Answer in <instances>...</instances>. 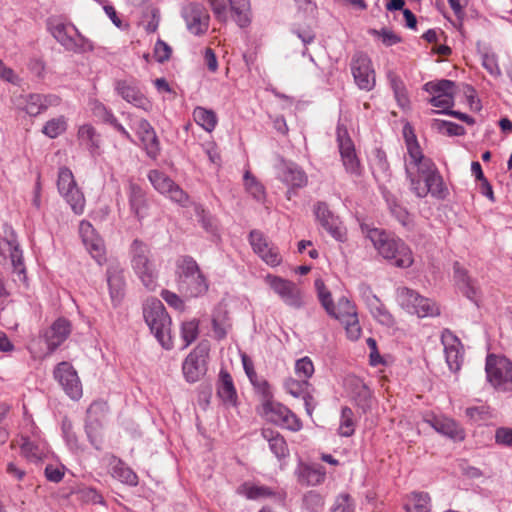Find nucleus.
<instances>
[{
	"instance_id": "obj_1",
	"label": "nucleus",
	"mask_w": 512,
	"mask_h": 512,
	"mask_svg": "<svg viewBox=\"0 0 512 512\" xmlns=\"http://www.w3.org/2000/svg\"><path fill=\"white\" fill-rule=\"evenodd\" d=\"M407 156L405 157V171L410 182L411 191L419 198L428 194L438 199H444L447 189L442 176L439 174L434 162L423 155L415 135L404 130Z\"/></svg>"
},
{
	"instance_id": "obj_2",
	"label": "nucleus",
	"mask_w": 512,
	"mask_h": 512,
	"mask_svg": "<svg viewBox=\"0 0 512 512\" xmlns=\"http://www.w3.org/2000/svg\"><path fill=\"white\" fill-rule=\"evenodd\" d=\"M365 237L384 259L399 268H408L413 264V255L409 246L400 238L382 229L361 225Z\"/></svg>"
},
{
	"instance_id": "obj_3",
	"label": "nucleus",
	"mask_w": 512,
	"mask_h": 512,
	"mask_svg": "<svg viewBox=\"0 0 512 512\" xmlns=\"http://www.w3.org/2000/svg\"><path fill=\"white\" fill-rule=\"evenodd\" d=\"M176 268V281L181 294L199 297L208 291V280L193 257L182 256L177 260Z\"/></svg>"
},
{
	"instance_id": "obj_4",
	"label": "nucleus",
	"mask_w": 512,
	"mask_h": 512,
	"mask_svg": "<svg viewBox=\"0 0 512 512\" xmlns=\"http://www.w3.org/2000/svg\"><path fill=\"white\" fill-rule=\"evenodd\" d=\"M132 268L149 291H154L158 285V270L150 258V249L141 240L135 239L130 246Z\"/></svg>"
},
{
	"instance_id": "obj_5",
	"label": "nucleus",
	"mask_w": 512,
	"mask_h": 512,
	"mask_svg": "<svg viewBox=\"0 0 512 512\" xmlns=\"http://www.w3.org/2000/svg\"><path fill=\"white\" fill-rule=\"evenodd\" d=\"M48 29L54 39L67 51L84 53L94 49L92 41L82 35L77 27L70 22L58 19L49 20Z\"/></svg>"
},
{
	"instance_id": "obj_6",
	"label": "nucleus",
	"mask_w": 512,
	"mask_h": 512,
	"mask_svg": "<svg viewBox=\"0 0 512 512\" xmlns=\"http://www.w3.org/2000/svg\"><path fill=\"white\" fill-rule=\"evenodd\" d=\"M69 322H52L40 334L38 339L32 340L29 350L34 358H44L51 355L70 335Z\"/></svg>"
},
{
	"instance_id": "obj_7",
	"label": "nucleus",
	"mask_w": 512,
	"mask_h": 512,
	"mask_svg": "<svg viewBox=\"0 0 512 512\" xmlns=\"http://www.w3.org/2000/svg\"><path fill=\"white\" fill-rule=\"evenodd\" d=\"M397 302L408 313L415 314L420 318L440 315V309L436 302L422 297L416 291L407 287L397 289Z\"/></svg>"
},
{
	"instance_id": "obj_8",
	"label": "nucleus",
	"mask_w": 512,
	"mask_h": 512,
	"mask_svg": "<svg viewBox=\"0 0 512 512\" xmlns=\"http://www.w3.org/2000/svg\"><path fill=\"white\" fill-rule=\"evenodd\" d=\"M57 188L60 195L69 204L76 215H81L85 209V197L83 192L77 186L72 171L67 167H62L58 172Z\"/></svg>"
},
{
	"instance_id": "obj_9",
	"label": "nucleus",
	"mask_w": 512,
	"mask_h": 512,
	"mask_svg": "<svg viewBox=\"0 0 512 512\" xmlns=\"http://www.w3.org/2000/svg\"><path fill=\"white\" fill-rule=\"evenodd\" d=\"M315 288L322 306L331 317H334L336 320L357 317L356 306L349 298L341 296L335 305L332 301L330 291L326 288L321 279L315 280Z\"/></svg>"
},
{
	"instance_id": "obj_10",
	"label": "nucleus",
	"mask_w": 512,
	"mask_h": 512,
	"mask_svg": "<svg viewBox=\"0 0 512 512\" xmlns=\"http://www.w3.org/2000/svg\"><path fill=\"white\" fill-rule=\"evenodd\" d=\"M210 353L208 341H201L185 358L182 371L188 382L199 381L207 372V362Z\"/></svg>"
},
{
	"instance_id": "obj_11",
	"label": "nucleus",
	"mask_w": 512,
	"mask_h": 512,
	"mask_svg": "<svg viewBox=\"0 0 512 512\" xmlns=\"http://www.w3.org/2000/svg\"><path fill=\"white\" fill-rule=\"evenodd\" d=\"M260 413L267 421L293 432L302 429V421L300 418L282 403L272 400L265 404H261Z\"/></svg>"
},
{
	"instance_id": "obj_12",
	"label": "nucleus",
	"mask_w": 512,
	"mask_h": 512,
	"mask_svg": "<svg viewBox=\"0 0 512 512\" xmlns=\"http://www.w3.org/2000/svg\"><path fill=\"white\" fill-rule=\"evenodd\" d=\"M485 370L488 381L497 389L506 390L512 383V362L506 357L488 355Z\"/></svg>"
},
{
	"instance_id": "obj_13",
	"label": "nucleus",
	"mask_w": 512,
	"mask_h": 512,
	"mask_svg": "<svg viewBox=\"0 0 512 512\" xmlns=\"http://www.w3.org/2000/svg\"><path fill=\"white\" fill-rule=\"evenodd\" d=\"M265 282L287 306L300 308L303 305V293L295 283L271 274L265 277Z\"/></svg>"
},
{
	"instance_id": "obj_14",
	"label": "nucleus",
	"mask_w": 512,
	"mask_h": 512,
	"mask_svg": "<svg viewBox=\"0 0 512 512\" xmlns=\"http://www.w3.org/2000/svg\"><path fill=\"white\" fill-rule=\"evenodd\" d=\"M148 179L160 194L183 207L188 205L189 196L187 193L164 172L157 169L151 170L148 173Z\"/></svg>"
},
{
	"instance_id": "obj_15",
	"label": "nucleus",
	"mask_w": 512,
	"mask_h": 512,
	"mask_svg": "<svg viewBox=\"0 0 512 512\" xmlns=\"http://www.w3.org/2000/svg\"><path fill=\"white\" fill-rule=\"evenodd\" d=\"M277 178L288 186L286 197L291 200L296 195V190L303 188L308 183L306 173L293 162L281 161L277 165Z\"/></svg>"
},
{
	"instance_id": "obj_16",
	"label": "nucleus",
	"mask_w": 512,
	"mask_h": 512,
	"mask_svg": "<svg viewBox=\"0 0 512 512\" xmlns=\"http://www.w3.org/2000/svg\"><path fill=\"white\" fill-rule=\"evenodd\" d=\"M351 71L359 89L371 91L375 87V71L367 55L363 53L355 54L351 61Z\"/></svg>"
},
{
	"instance_id": "obj_17",
	"label": "nucleus",
	"mask_w": 512,
	"mask_h": 512,
	"mask_svg": "<svg viewBox=\"0 0 512 512\" xmlns=\"http://www.w3.org/2000/svg\"><path fill=\"white\" fill-rule=\"evenodd\" d=\"M314 214L321 227L335 240L343 242L346 239V229L341 220L328 207L325 202L314 205Z\"/></svg>"
},
{
	"instance_id": "obj_18",
	"label": "nucleus",
	"mask_w": 512,
	"mask_h": 512,
	"mask_svg": "<svg viewBox=\"0 0 512 512\" xmlns=\"http://www.w3.org/2000/svg\"><path fill=\"white\" fill-rule=\"evenodd\" d=\"M336 134L338 148L345 170L350 174L359 175L361 172L360 162L356 156L355 147L347 129L343 125L338 124Z\"/></svg>"
},
{
	"instance_id": "obj_19",
	"label": "nucleus",
	"mask_w": 512,
	"mask_h": 512,
	"mask_svg": "<svg viewBox=\"0 0 512 512\" xmlns=\"http://www.w3.org/2000/svg\"><path fill=\"white\" fill-rule=\"evenodd\" d=\"M182 17L188 31L194 35L206 33L209 27V14L199 3H190L182 8Z\"/></svg>"
},
{
	"instance_id": "obj_20",
	"label": "nucleus",
	"mask_w": 512,
	"mask_h": 512,
	"mask_svg": "<svg viewBox=\"0 0 512 512\" xmlns=\"http://www.w3.org/2000/svg\"><path fill=\"white\" fill-rule=\"evenodd\" d=\"M249 242L253 251L268 265L278 266L282 257L273 243L259 230H252L249 234Z\"/></svg>"
},
{
	"instance_id": "obj_21",
	"label": "nucleus",
	"mask_w": 512,
	"mask_h": 512,
	"mask_svg": "<svg viewBox=\"0 0 512 512\" xmlns=\"http://www.w3.org/2000/svg\"><path fill=\"white\" fill-rule=\"evenodd\" d=\"M54 377L70 398L77 400L82 396L81 382L70 363L60 362L54 370Z\"/></svg>"
},
{
	"instance_id": "obj_22",
	"label": "nucleus",
	"mask_w": 512,
	"mask_h": 512,
	"mask_svg": "<svg viewBox=\"0 0 512 512\" xmlns=\"http://www.w3.org/2000/svg\"><path fill=\"white\" fill-rule=\"evenodd\" d=\"M441 342L450 371L458 372L464 360V348L460 339L450 330L446 329L442 332Z\"/></svg>"
},
{
	"instance_id": "obj_23",
	"label": "nucleus",
	"mask_w": 512,
	"mask_h": 512,
	"mask_svg": "<svg viewBox=\"0 0 512 512\" xmlns=\"http://www.w3.org/2000/svg\"><path fill=\"white\" fill-rule=\"evenodd\" d=\"M343 385L348 396L363 412L370 409L373 401L372 393L362 379L355 375H348L344 378Z\"/></svg>"
},
{
	"instance_id": "obj_24",
	"label": "nucleus",
	"mask_w": 512,
	"mask_h": 512,
	"mask_svg": "<svg viewBox=\"0 0 512 512\" xmlns=\"http://www.w3.org/2000/svg\"><path fill=\"white\" fill-rule=\"evenodd\" d=\"M116 93L126 102L137 108L148 111L152 104L140 90L138 83L133 79L117 80L115 82Z\"/></svg>"
},
{
	"instance_id": "obj_25",
	"label": "nucleus",
	"mask_w": 512,
	"mask_h": 512,
	"mask_svg": "<svg viewBox=\"0 0 512 512\" xmlns=\"http://www.w3.org/2000/svg\"><path fill=\"white\" fill-rule=\"evenodd\" d=\"M59 98L56 95H42L37 93L23 95L18 106L29 116L35 117L46 111L50 106H56Z\"/></svg>"
},
{
	"instance_id": "obj_26",
	"label": "nucleus",
	"mask_w": 512,
	"mask_h": 512,
	"mask_svg": "<svg viewBox=\"0 0 512 512\" xmlns=\"http://www.w3.org/2000/svg\"><path fill=\"white\" fill-rule=\"evenodd\" d=\"M423 420L438 433L453 440L462 441L465 438L464 430L451 418L438 416L434 413H426Z\"/></svg>"
},
{
	"instance_id": "obj_27",
	"label": "nucleus",
	"mask_w": 512,
	"mask_h": 512,
	"mask_svg": "<svg viewBox=\"0 0 512 512\" xmlns=\"http://www.w3.org/2000/svg\"><path fill=\"white\" fill-rule=\"evenodd\" d=\"M135 129L147 155L155 159L159 155L160 144L153 127L147 120L140 119L136 122Z\"/></svg>"
},
{
	"instance_id": "obj_28",
	"label": "nucleus",
	"mask_w": 512,
	"mask_h": 512,
	"mask_svg": "<svg viewBox=\"0 0 512 512\" xmlns=\"http://www.w3.org/2000/svg\"><path fill=\"white\" fill-rule=\"evenodd\" d=\"M107 283L111 301L114 305H118L124 297L125 290L123 271L118 266L108 267Z\"/></svg>"
},
{
	"instance_id": "obj_29",
	"label": "nucleus",
	"mask_w": 512,
	"mask_h": 512,
	"mask_svg": "<svg viewBox=\"0 0 512 512\" xmlns=\"http://www.w3.org/2000/svg\"><path fill=\"white\" fill-rule=\"evenodd\" d=\"M454 278L458 288L462 293L472 302L478 304L479 301V289L474 280H472L466 270L462 268L459 263L454 265Z\"/></svg>"
},
{
	"instance_id": "obj_30",
	"label": "nucleus",
	"mask_w": 512,
	"mask_h": 512,
	"mask_svg": "<svg viewBox=\"0 0 512 512\" xmlns=\"http://www.w3.org/2000/svg\"><path fill=\"white\" fill-rule=\"evenodd\" d=\"M299 483L307 486H315L324 482L326 470L318 464H301L297 471Z\"/></svg>"
},
{
	"instance_id": "obj_31",
	"label": "nucleus",
	"mask_w": 512,
	"mask_h": 512,
	"mask_svg": "<svg viewBox=\"0 0 512 512\" xmlns=\"http://www.w3.org/2000/svg\"><path fill=\"white\" fill-rule=\"evenodd\" d=\"M128 200L131 212L138 220H142L147 215V201L143 189L130 183L128 187Z\"/></svg>"
},
{
	"instance_id": "obj_32",
	"label": "nucleus",
	"mask_w": 512,
	"mask_h": 512,
	"mask_svg": "<svg viewBox=\"0 0 512 512\" xmlns=\"http://www.w3.org/2000/svg\"><path fill=\"white\" fill-rule=\"evenodd\" d=\"M217 395L223 402L229 405H235L237 402V392L230 373L221 369L217 381Z\"/></svg>"
},
{
	"instance_id": "obj_33",
	"label": "nucleus",
	"mask_w": 512,
	"mask_h": 512,
	"mask_svg": "<svg viewBox=\"0 0 512 512\" xmlns=\"http://www.w3.org/2000/svg\"><path fill=\"white\" fill-rule=\"evenodd\" d=\"M77 139L81 146L87 149L91 155H95L99 149L100 135L90 124H83L78 128Z\"/></svg>"
},
{
	"instance_id": "obj_34",
	"label": "nucleus",
	"mask_w": 512,
	"mask_h": 512,
	"mask_svg": "<svg viewBox=\"0 0 512 512\" xmlns=\"http://www.w3.org/2000/svg\"><path fill=\"white\" fill-rule=\"evenodd\" d=\"M262 436L268 441L271 452L278 459H283L289 455L287 443L279 432L271 429H263Z\"/></svg>"
},
{
	"instance_id": "obj_35",
	"label": "nucleus",
	"mask_w": 512,
	"mask_h": 512,
	"mask_svg": "<svg viewBox=\"0 0 512 512\" xmlns=\"http://www.w3.org/2000/svg\"><path fill=\"white\" fill-rule=\"evenodd\" d=\"M405 512H430L431 498L426 492H412L406 497Z\"/></svg>"
},
{
	"instance_id": "obj_36",
	"label": "nucleus",
	"mask_w": 512,
	"mask_h": 512,
	"mask_svg": "<svg viewBox=\"0 0 512 512\" xmlns=\"http://www.w3.org/2000/svg\"><path fill=\"white\" fill-rule=\"evenodd\" d=\"M147 324L163 348L169 350L173 347L172 322H147Z\"/></svg>"
},
{
	"instance_id": "obj_37",
	"label": "nucleus",
	"mask_w": 512,
	"mask_h": 512,
	"mask_svg": "<svg viewBox=\"0 0 512 512\" xmlns=\"http://www.w3.org/2000/svg\"><path fill=\"white\" fill-rule=\"evenodd\" d=\"M194 121L206 132L211 133L217 126L218 118L211 109L197 106L193 110Z\"/></svg>"
},
{
	"instance_id": "obj_38",
	"label": "nucleus",
	"mask_w": 512,
	"mask_h": 512,
	"mask_svg": "<svg viewBox=\"0 0 512 512\" xmlns=\"http://www.w3.org/2000/svg\"><path fill=\"white\" fill-rule=\"evenodd\" d=\"M237 492L250 500H259L262 498L271 497L275 494L271 488L263 485H257L251 482H245L240 485L237 489Z\"/></svg>"
},
{
	"instance_id": "obj_39",
	"label": "nucleus",
	"mask_w": 512,
	"mask_h": 512,
	"mask_svg": "<svg viewBox=\"0 0 512 512\" xmlns=\"http://www.w3.org/2000/svg\"><path fill=\"white\" fill-rule=\"evenodd\" d=\"M233 17L240 27L249 25L250 19V2L249 0H229Z\"/></svg>"
},
{
	"instance_id": "obj_40",
	"label": "nucleus",
	"mask_w": 512,
	"mask_h": 512,
	"mask_svg": "<svg viewBox=\"0 0 512 512\" xmlns=\"http://www.w3.org/2000/svg\"><path fill=\"white\" fill-rule=\"evenodd\" d=\"M144 320H165L167 317L163 303L154 297L148 298L143 305Z\"/></svg>"
},
{
	"instance_id": "obj_41",
	"label": "nucleus",
	"mask_w": 512,
	"mask_h": 512,
	"mask_svg": "<svg viewBox=\"0 0 512 512\" xmlns=\"http://www.w3.org/2000/svg\"><path fill=\"white\" fill-rule=\"evenodd\" d=\"M356 427V421L354 417V412L350 407H342L340 423H339V434L344 437H349L354 434Z\"/></svg>"
},
{
	"instance_id": "obj_42",
	"label": "nucleus",
	"mask_w": 512,
	"mask_h": 512,
	"mask_svg": "<svg viewBox=\"0 0 512 512\" xmlns=\"http://www.w3.org/2000/svg\"><path fill=\"white\" fill-rule=\"evenodd\" d=\"M387 205L392 215L405 227H408L411 223V217L408 211L402 207L395 197L390 194H385Z\"/></svg>"
},
{
	"instance_id": "obj_43",
	"label": "nucleus",
	"mask_w": 512,
	"mask_h": 512,
	"mask_svg": "<svg viewBox=\"0 0 512 512\" xmlns=\"http://www.w3.org/2000/svg\"><path fill=\"white\" fill-rule=\"evenodd\" d=\"M10 250V259L13 265L14 271L18 273L19 277L25 279V267L23 263L22 250L19 248L15 239L7 241Z\"/></svg>"
},
{
	"instance_id": "obj_44",
	"label": "nucleus",
	"mask_w": 512,
	"mask_h": 512,
	"mask_svg": "<svg viewBox=\"0 0 512 512\" xmlns=\"http://www.w3.org/2000/svg\"><path fill=\"white\" fill-rule=\"evenodd\" d=\"M67 129V120L64 116H59L53 119H50L45 123L42 128V133L51 138H57L59 135L64 133Z\"/></svg>"
},
{
	"instance_id": "obj_45",
	"label": "nucleus",
	"mask_w": 512,
	"mask_h": 512,
	"mask_svg": "<svg viewBox=\"0 0 512 512\" xmlns=\"http://www.w3.org/2000/svg\"><path fill=\"white\" fill-rule=\"evenodd\" d=\"M112 476L131 486H136L138 484V477L136 473L129 467L125 466L121 461H118V463L113 466Z\"/></svg>"
},
{
	"instance_id": "obj_46",
	"label": "nucleus",
	"mask_w": 512,
	"mask_h": 512,
	"mask_svg": "<svg viewBox=\"0 0 512 512\" xmlns=\"http://www.w3.org/2000/svg\"><path fill=\"white\" fill-rule=\"evenodd\" d=\"M195 214L203 229L207 233L216 236L218 232V224L215 217L207 212L201 205L195 206Z\"/></svg>"
},
{
	"instance_id": "obj_47",
	"label": "nucleus",
	"mask_w": 512,
	"mask_h": 512,
	"mask_svg": "<svg viewBox=\"0 0 512 512\" xmlns=\"http://www.w3.org/2000/svg\"><path fill=\"white\" fill-rule=\"evenodd\" d=\"M424 90L432 95L455 93V83L451 80L430 81L424 85Z\"/></svg>"
},
{
	"instance_id": "obj_48",
	"label": "nucleus",
	"mask_w": 512,
	"mask_h": 512,
	"mask_svg": "<svg viewBox=\"0 0 512 512\" xmlns=\"http://www.w3.org/2000/svg\"><path fill=\"white\" fill-rule=\"evenodd\" d=\"M244 186L246 191L257 201H262L265 197L263 185L249 172L244 174Z\"/></svg>"
},
{
	"instance_id": "obj_49",
	"label": "nucleus",
	"mask_w": 512,
	"mask_h": 512,
	"mask_svg": "<svg viewBox=\"0 0 512 512\" xmlns=\"http://www.w3.org/2000/svg\"><path fill=\"white\" fill-rule=\"evenodd\" d=\"M311 384L304 379L297 380L292 377H289L284 382V388L295 398H300L309 388Z\"/></svg>"
},
{
	"instance_id": "obj_50",
	"label": "nucleus",
	"mask_w": 512,
	"mask_h": 512,
	"mask_svg": "<svg viewBox=\"0 0 512 512\" xmlns=\"http://www.w3.org/2000/svg\"><path fill=\"white\" fill-rule=\"evenodd\" d=\"M465 414L474 423L486 422L491 418L490 408L484 404L466 408Z\"/></svg>"
},
{
	"instance_id": "obj_51",
	"label": "nucleus",
	"mask_w": 512,
	"mask_h": 512,
	"mask_svg": "<svg viewBox=\"0 0 512 512\" xmlns=\"http://www.w3.org/2000/svg\"><path fill=\"white\" fill-rule=\"evenodd\" d=\"M86 249L89 251L91 256L97 261L98 264H102L105 260L104 256V244L99 236L89 239L83 242Z\"/></svg>"
},
{
	"instance_id": "obj_52",
	"label": "nucleus",
	"mask_w": 512,
	"mask_h": 512,
	"mask_svg": "<svg viewBox=\"0 0 512 512\" xmlns=\"http://www.w3.org/2000/svg\"><path fill=\"white\" fill-rule=\"evenodd\" d=\"M108 409L107 402L102 400L94 401L87 409L88 419L91 422L95 421L97 424H100L101 420L105 418Z\"/></svg>"
},
{
	"instance_id": "obj_53",
	"label": "nucleus",
	"mask_w": 512,
	"mask_h": 512,
	"mask_svg": "<svg viewBox=\"0 0 512 512\" xmlns=\"http://www.w3.org/2000/svg\"><path fill=\"white\" fill-rule=\"evenodd\" d=\"M23 442L20 446L22 454L31 461H39L44 456V451L38 445L30 441L28 438H22Z\"/></svg>"
},
{
	"instance_id": "obj_54",
	"label": "nucleus",
	"mask_w": 512,
	"mask_h": 512,
	"mask_svg": "<svg viewBox=\"0 0 512 512\" xmlns=\"http://www.w3.org/2000/svg\"><path fill=\"white\" fill-rule=\"evenodd\" d=\"M250 382L252 383L256 392L261 396V404H265L273 400V393L267 380L256 376L253 378V380H250Z\"/></svg>"
},
{
	"instance_id": "obj_55",
	"label": "nucleus",
	"mask_w": 512,
	"mask_h": 512,
	"mask_svg": "<svg viewBox=\"0 0 512 512\" xmlns=\"http://www.w3.org/2000/svg\"><path fill=\"white\" fill-rule=\"evenodd\" d=\"M295 373L300 379L307 380L314 374V364L308 357H302L295 363Z\"/></svg>"
},
{
	"instance_id": "obj_56",
	"label": "nucleus",
	"mask_w": 512,
	"mask_h": 512,
	"mask_svg": "<svg viewBox=\"0 0 512 512\" xmlns=\"http://www.w3.org/2000/svg\"><path fill=\"white\" fill-rule=\"evenodd\" d=\"M430 103L434 107L441 108L438 113L448 114L454 105V95L452 94H437L433 95L430 99Z\"/></svg>"
},
{
	"instance_id": "obj_57",
	"label": "nucleus",
	"mask_w": 512,
	"mask_h": 512,
	"mask_svg": "<svg viewBox=\"0 0 512 512\" xmlns=\"http://www.w3.org/2000/svg\"><path fill=\"white\" fill-rule=\"evenodd\" d=\"M331 512H355V504L351 496L347 493L337 496Z\"/></svg>"
},
{
	"instance_id": "obj_58",
	"label": "nucleus",
	"mask_w": 512,
	"mask_h": 512,
	"mask_svg": "<svg viewBox=\"0 0 512 512\" xmlns=\"http://www.w3.org/2000/svg\"><path fill=\"white\" fill-rule=\"evenodd\" d=\"M198 322H182L181 334L184 341L183 348L188 347L198 336Z\"/></svg>"
},
{
	"instance_id": "obj_59",
	"label": "nucleus",
	"mask_w": 512,
	"mask_h": 512,
	"mask_svg": "<svg viewBox=\"0 0 512 512\" xmlns=\"http://www.w3.org/2000/svg\"><path fill=\"white\" fill-rule=\"evenodd\" d=\"M482 65L490 75L494 77H498L501 75V70L498 65L497 57L494 53L483 54Z\"/></svg>"
},
{
	"instance_id": "obj_60",
	"label": "nucleus",
	"mask_w": 512,
	"mask_h": 512,
	"mask_svg": "<svg viewBox=\"0 0 512 512\" xmlns=\"http://www.w3.org/2000/svg\"><path fill=\"white\" fill-rule=\"evenodd\" d=\"M435 124L440 131H444L449 136H461L465 133L463 126L453 122L436 120Z\"/></svg>"
},
{
	"instance_id": "obj_61",
	"label": "nucleus",
	"mask_w": 512,
	"mask_h": 512,
	"mask_svg": "<svg viewBox=\"0 0 512 512\" xmlns=\"http://www.w3.org/2000/svg\"><path fill=\"white\" fill-rule=\"evenodd\" d=\"M96 109H99L101 111H103L105 113V120L110 123L119 133H121L125 138L127 139H130V134L129 132L124 128V126L122 124H120L118 122V120L116 119V117L110 112L108 111L104 105H102L101 103H97L96 104Z\"/></svg>"
},
{
	"instance_id": "obj_62",
	"label": "nucleus",
	"mask_w": 512,
	"mask_h": 512,
	"mask_svg": "<svg viewBox=\"0 0 512 512\" xmlns=\"http://www.w3.org/2000/svg\"><path fill=\"white\" fill-rule=\"evenodd\" d=\"M366 303L374 318L385 317L387 315L383 304L375 295L368 296Z\"/></svg>"
},
{
	"instance_id": "obj_63",
	"label": "nucleus",
	"mask_w": 512,
	"mask_h": 512,
	"mask_svg": "<svg viewBox=\"0 0 512 512\" xmlns=\"http://www.w3.org/2000/svg\"><path fill=\"white\" fill-rule=\"evenodd\" d=\"M172 53L171 47L164 41L158 40L154 47V56L160 63L167 61Z\"/></svg>"
},
{
	"instance_id": "obj_64",
	"label": "nucleus",
	"mask_w": 512,
	"mask_h": 512,
	"mask_svg": "<svg viewBox=\"0 0 512 512\" xmlns=\"http://www.w3.org/2000/svg\"><path fill=\"white\" fill-rule=\"evenodd\" d=\"M495 442L512 448V428L500 427L495 432Z\"/></svg>"
}]
</instances>
